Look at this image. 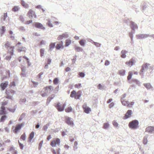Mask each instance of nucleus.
I'll list each match as a JSON object with an SVG mask.
<instances>
[{
	"instance_id": "nucleus-1",
	"label": "nucleus",
	"mask_w": 154,
	"mask_h": 154,
	"mask_svg": "<svg viewBox=\"0 0 154 154\" xmlns=\"http://www.w3.org/2000/svg\"><path fill=\"white\" fill-rule=\"evenodd\" d=\"M139 123L137 120H134L130 122L128 124L129 128L131 129H135L139 127Z\"/></svg>"
},
{
	"instance_id": "nucleus-2",
	"label": "nucleus",
	"mask_w": 154,
	"mask_h": 154,
	"mask_svg": "<svg viewBox=\"0 0 154 154\" xmlns=\"http://www.w3.org/2000/svg\"><path fill=\"white\" fill-rule=\"evenodd\" d=\"M81 94L82 92L80 91L76 92L75 91L73 90L71 92L70 96L71 97L74 98L76 99H79L81 96Z\"/></svg>"
},
{
	"instance_id": "nucleus-3",
	"label": "nucleus",
	"mask_w": 154,
	"mask_h": 154,
	"mask_svg": "<svg viewBox=\"0 0 154 154\" xmlns=\"http://www.w3.org/2000/svg\"><path fill=\"white\" fill-rule=\"evenodd\" d=\"M53 87L51 85L45 87L43 88L45 92L42 91L41 95L42 97H45L47 95V93L49 91L51 92L53 90Z\"/></svg>"
},
{
	"instance_id": "nucleus-4",
	"label": "nucleus",
	"mask_w": 154,
	"mask_h": 154,
	"mask_svg": "<svg viewBox=\"0 0 154 154\" xmlns=\"http://www.w3.org/2000/svg\"><path fill=\"white\" fill-rule=\"evenodd\" d=\"M66 105V103L65 102L61 105L60 103H58L55 105V107L57 108L58 111H63Z\"/></svg>"
},
{
	"instance_id": "nucleus-5",
	"label": "nucleus",
	"mask_w": 154,
	"mask_h": 154,
	"mask_svg": "<svg viewBox=\"0 0 154 154\" xmlns=\"http://www.w3.org/2000/svg\"><path fill=\"white\" fill-rule=\"evenodd\" d=\"M60 140L59 138H55L51 141L50 145L52 147H55L57 145L58 146H60Z\"/></svg>"
},
{
	"instance_id": "nucleus-6",
	"label": "nucleus",
	"mask_w": 154,
	"mask_h": 154,
	"mask_svg": "<svg viewBox=\"0 0 154 154\" xmlns=\"http://www.w3.org/2000/svg\"><path fill=\"white\" fill-rule=\"evenodd\" d=\"M5 93L7 95V96L6 97V98L8 99H12V96L14 95V94L15 93V92L14 90H6Z\"/></svg>"
},
{
	"instance_id": "nucleus-7",
	"label": "nucleus",
	"mask_w": 154,
	"mask_h": 154,
	"mask_svg": "<svg viewBox=\"0 0 154 154\" xmlns=\"http://www.w3.org/2000/svg\"><path fill=\"white\" fill-rule=\"evenodd\" d=\"M5 46L8 50V51H10V54L13 55V51L14 48V47L11 46L10 43L8 42L5 44Z\"/></svg>"
},
{
	"instance_id": "nucleus-8",
	"label": "nucleus",
	"mask_w": 154,
	"mask_h": 154,
	"mask_svg": "<svg viewBox=\"0 0 154 154\" xmlns=\"http://www.w3.org/2000/svg\"><path fill=\"white\" fill-rule=\"evenodd\" d=\"M121 102L123 105L129 107H132V106L134 103V102L133 101L131 102L130 103H129L128 101H126L124 100H121Z\"/></svg>"
},
{
	"instance_id": "nucleus-9",
	"label": "nucleus",
	"mask_w": 154,
	"mask_h": 154,
	"mask_svg": "<svg viewBox=\"0 0 154 154\" xmlns=\"http://www.w3.org/2000/svg\"><path fill=\"white\" fill-rule=\"evenodd\" d=\"M24 125V124L23 123L17 124L16 125L15 129L13 130V132L15 134L17 133L23 127Z\"/></svg>"
},
{
	"instance_id": "nucleus-10",
	"label": "nucleus",
	"mask_w": 154,
	"mask_h": 154,
	"mask_svg": "<svg viewBox=\"0 0 154 154\" xmlns=\"http://www.w3.org/2000/svg\"><path fill=\"white\" fill-rule=\"evenodd\" d=\"M27 16L30 19H32L33 17L35 18L36 17V16L35 12L31 9L29 11L27 14Z\"/></svg>"
},
{
	"instance_id": "nucleus-11",
	"label": "nucleus",
	"mask_w": 154,
	"mask_h": 154,
	"mask_svg": "<svg viewBox=\"0 0 154 154\" xmlns=\"http://www.w3.org/2000/svg\"><path fill=\"white\" fill-rule=\"evenodd\" d=\"M149 65V64L147 63H146L143 64L142 67V69L140 71V74L141 75H143V72L146 70L147 69L148 66Z\"/></svg>"
},
{
	"instance_id": "nucleus-12",
	"label": "nucleus",
	"mask_w": 154,
	"mask_h": 154,
	"mask_svg": "<svg viewBox=\"0 0 154 154\" xmlns=\"http://www.w3.org/2000/svg\"><path fill=\"white\" fill-rule=\"evenodd\" d=\"M66 122L69 125L71 126L73 125V122L71 120V118L70 117L66 116L65 117Z\"/></svg>"
},
{
	"instance_id": "nucleus-13",
	"label": "nucleus",
	"mask_w": 154,
	"mask_h": 154,
	"mask_svg": "<svg viewBox=\"0 0 154 154\" xmlns=\"http://www.w3.org/2000/svg\"><path fill=\"white\" fill-rule=\"evenodd\" d=\"M8 81H5L2 82L0 85V87L2 90H4L8 86Z\"/></svg>"
},
{
	"instance_id": "nucleus-14",
	"label": "nucleus",
	"mask_w": 154,
	"mask_h": 154,
	"mask_svg": "<svg viewBox=\"0 0 154 154\" xmlns=\"http://www.w3.org/2000/svg\"><path fill=\"white\" fill-rule=\"evenodd\" d=\"M82 107L84 109V111L86 113H89L90 111H91V109L88 107L86 104H84L82 106Z\"/></svg>"
},
{
	"instance_id": "nucleus-15",
	"label": "nucleus",
	"mask_w": 154,
	"mask_h": 154,
	"mask_svg": "<svg viewBox=\"0 0 154 154\" xmlns=\"http://www.w3.org/2000/svg\"><path fill=\"white\" fill-rule=\"evenodd\" d=\"M34 25L36 28H38L40 29L43 30H44L45 29V28L43 26L42 24L39 23H35Z\"/></svg>"
},
{
	"instance_id": "nucleus-16",
	"label": "nucleus",
	"mask_w": 154,
	"mask_h": 154,
	"mask_svg": "<svg viewBox=\"0 0 154 154\" xmlns=\"http://www.w3.org/2000/svg\"><path fill=\"white\" fill-rule=\"evenodd\" d=\"M132 114V111L131 110H128L124 117V119H126L130 117Z\"/></svg>"
},
{
	"instance_id": "nucleus-17",
	"label": "nucleus",
	"mask_w": 154,
	"mask_h": 154,
	"mask_svg": "<svg viewBox=\"0 0 154 154\" xmlns=\"http://www.w3.org/2000/svg\"><path fill=\"white\" fill-rule=\"evenodd\" d=\"M63 43L62 41H61L57 43L55 46V48L56 50H59L60 49H63L64 47L63 45Z\"/></svg>"
},
{
	"instance_id": "nucleus-18",
	"label": "nucleus",
	"mask_w": 154,
	"mask_h": 154,
	"mask_svg": "<svg viewBox=\"0 0 154 154\" xmlns=\"http://www.w3.org/2000/svg\"><path fill=\"white\" fill-rule=\"evenodd\" d=\"M135 62V60L134 59L132 58L131 59L128 61L125 62V64L128 66L131 67L133 65L134 63Z\"/></svg>"
},
{
	"instance_id": "nucleus-19",
	"label": "nucleus",
	"mask_w": 154,
	"mask_h": 154,
	"mask_svg": "<svg viewBox=\"0 0 154 154\" xmlns=\"http://www.w3.org/2000/svg\"><path fill=\"white\" fill-rule=\"evenodd\" d=\"M146 131L149 133H152L154 131V127L149 126L146 129Z\"/></svg>"
},
{
	"instance_id": "nucleus-20",
	"label": "nucleus",
	"mask_w": 154,
	"mask_h": 154,
	"mask_svg": "<svg viewBox=\"0 0 154 154\" xmlns=\"http://www.w3.org/2000/svg\"><path fill=\"white\" fill-rule=\"evenodd\" d=\"M5 108L4 106H2L0 108V115H3L6 114V112L5 111Z\"/></svg>"
},
{
	"instance_id": "nucleus-21",
	"label": "nucleus",
	"mask_w": 154,
	"mask_h": 154,
	"mask_svg": "<svg viewBox=\"0 0 154 154\" xmlns=\"http://www.w3.org/2000/svg\"><path fill=\"white\" fill-rule=\"evenodd\" d=\"M131 28L133 30L137 29L138 28L137 25L133 22H131Z\"/></svg>"
},
{
	"instance_id": "nucleus-22",
	"label": "nucleus",
	"mask_w": 154,
	"mask_h": 154,
	"mask_svg": "<svg viewBox=\"0 0 154 154\" xmlns=\"http://www.w3.org/2000/svg\"><path fill=\"white\" fill-rule=\"evenodd\" d=\"M34 133L33 131H32L28 137V141L29 142H30L32 140L34 137Z\"/></svg>"
},
{
	"instance_id": "nucleus-23",
	"label": "nucleus",
	"mask_w": 154,
	"mask_h": 154,
	"mask_svg": "<svg viewBox=\"0 0 154 154\" xmlns=\"http://www.w3.org/2000/svg\"><path fill=\"white\" fill-rule=\"evenodd\" d=\"M118 74L120 76H124L125 74V70L123 69L119 70L118 72Z\"/></svg>"
},
{
	"instance_id": "nucleus-24",
	"label": "nucleus",
	"mask_w": 154,
	"mask_h": 154,
	"mask_svg": "<svg viewBox=\"0 0 154 154\" xmlns=\"http://www.w3.org/2000/svg\"><path fill=\"white\" fill-rule=\"evenodd\" d=\"M128 53L127 51L125 50H122L121 52V57L123 58H125L126 56L125 54H127Z\"/></svg>"
},
{
	"instance_id": "nucleus-25",
	"label": "nucleus",
	"mask_w": 154,
	"mask_h": 154,
	"mask_svg": "<svg viewBox=\"0 0 154 154\" xmlns=\"http://www.w3.org/2000/svg\"><path fill=\"white\" fill-rule=\"evenodd\" d=\"M21 4L22 6L26 8H27L29 7L28 5L23 0H21Z\"/></svg>"
},
{
	"instance_id": "nucleus-26",
	"label": "nucleus",
	"mask_w": 154,
	"mask_h": 154,
	"mask_svg": "<svg viewBox=\"0 0 154 154\" xmlns=\"http://www.w3.org/2000/svg\"><path fill=\"white\" fill-rule=\"evenodd\" d=\"M143 85L148 89H150L152 88V86L149 83H144Z\"/></svg>"
},
{
	"instance_id": "nucleus-27",
	"label": "nucleus",
	"mask_w": 154,
	"mask_h": 154,
	"mask_svg": "<svg viewBox=\"0 0 154 154\" xmlns=\"http://www.w3.org/2000/svg\"><path fill=\"white\" fill-rule=\"evenodd\" d=\"M55 96V95L53 94H52L50 96L47 98V102H48V103H49L51 101L54 97Z\"/></svg>"
},
{
	"instance_id": "nucleus-28",
	"label": "nucleus",
	"mask_w": 154,
	"mask_h": 154,
	"mask_svg": "<svg viewBox=\"0 0 154 154\" xmlns=\"http://www.w3.org/2000/svg\"><path fill=\"white\" fill-rule=\"evenodd\" d=\"M55 45V43H51L49 45V50H52L54 48Z\"/></svg>"
},
{
	"instance_id": "nucleus-29",
	"label": "nucleus",
	"mask_w": 154,
	"mask_h": 154,
	"mask_svg": "<svg viewBox=\"0 0 154 154\" xmlns=\"http://www.w3.org/2000/svg\"><path fill=\"white\" fill-rule=\"evenodd\" d=\"M71 43V40L70 39H67L66 40L65 45L66 47H67L70 45Z\"/></svg>"
},
{
	"instance_id": "nucleus-30",
	"label": "nucleus",
	"mask_w": 154,
	"mask_h": 154,
	"mask_svg": "<svg viewBox=\"0 0 154 154\" xmlns=\"http://www.w3.org/2000/svg\"><path fill=\"white\" fill-rule=\"evenodd\" d=\"M109 127V124L108 122L105 123L103 126V128L105 129H107Z\"/></svg>"
},
{
	"instance_id": "nucleus-31",
	"label": "nucleus",
	"mask_w": 154,
	"mask_h": 154,
	"mask_svg": "<svg viewBox=\"0 0 154 154\" xmlns=\"http://www.w3.org/2000/svg\"><path fill=\"white\" fill-rule=\"evenodd\" d=\"M10 150L12 154H17V151L15 150L13 147H11L10 149Z\"/></svg>"
},
{
	"instance_id": "nucleus-32",
	"label": "nucleus",
	"mask_w": 154,
	"mask_h": 154,
	"mask_svg": "<svg viewBox=\"0 0 154 154\" xmlns=\"http://www.w3.org/2000/svg\"><path fill=\"white\" fill-rule=\"evenodd\" d=\"M16 108V107L14 106L13 108H8V109L10 112L13 113L15 111Z\"/></svg>"
},
{
	"instance_id": "nucleus-33",
	"label": "nucleus",
	"mask_w": 154,
	"mask_h": 154,
	"mask_svg": "<svg viewBox=\"0 0 154 154\" xmlns=\"http://www.w3.org/2000/svg\"><path fill=\"white\" fill-rule=\"evenodd\" d=\"M133 74V72H129L128 73V75L127 77V79L130 80L132 78V75Z\"/></svg>"
},
{
	"instance_id": "nucleus-34",
	"label": "nucleus",
	"mask_w": 154,
	"mask_h": 154,
	"mask_svg": "<svg viewBox=\"0 0 154 154\" xmlns=\"http://www.w3.org/2000/svg\"><path fill=\"white\" fill-rule=\"evenodd\" d=\"M112 124L116 128H119V124L116 121L114 120L112 122Z\"/></svg>"
},
{
	"instance_id": "nucleus-35",
	"label": "nucleus",
	"mask_w": 154,
	"mask_h": 154,
	"mask_svg": "<svg viewBox=\"0 0 154 154\" xmlns=\"http://www.w3.org/2000/svg\"><path fill=\"white\" fill-rule=\"evenodd\" d=\"M26 139V135L25 133H24L22 134L20 137V139L23 140H25Z\"/></svg>"
},
{
	"instance_id": "nucleus-36",
	"label": "nucleus",
	"mask_w": 154,
	"mask_h": 154,
	"mask_svg": "<svg viewBox=\"0 0 154 154\" xmlns=\"http://www.w3.org/2000/svg\"><path fill=\"white\" fill-rule=\"evenodd\" d=\"M75 49L76 51L77 52H80V51H82V49L80 47H78L77 46H75Z\"/></svg>"
},
{
	"instance_id": "nucleus-37",
	"label": "nucleus",
	"mask_w": 154,
	"mask_h": 154,
	"mask_svg": "<svg viewBox=\"0 0 154 154\" xmlns=\"http://www.w3.org/2000/svg\"><path fill=\"white\" fill-rule=\"evenodd\" d=\"M60 148H59L57 151V152H56V151L55 150L53 149L52 150V152L53 154H60Z\"/></svg>"
},
{
	"instance_id": "nucleus-38",
	"label": "nucleus",
	"mask_w": 154,
	"mask_h": 154,
	"mask_svg": "<svg viewBox=\"0 0 154 154\" xmlns=\"http://www.w3.org/2000/svg\"><path fill=\"white\" fill-rule=\"evenodd\" d=\"M79 43L81 46H84L85 43V41L84 39H82L79 41Z\"/></svg>"
},
{
	"instance_id": "nucleus-39",
	"label": "nucleus",
	"mask_w": 154,
	"mask_h": 154,
	"mask_svg": "<svg viewBox=\"0 0 154 154\" xmlns=\"http://www.w3.org/2000/svg\"><path fill=\"white\" fill-rule=\"evenodd\" d=\"M72 110V108L71 106L69 107L68 108H66L65 111L66 112H71Z\"/></svg>"
},
{
	"instance_id": "nucleus-40",
	"label": "nucleus",
	"mask_w": 154,
	"mask_h": 154,
	"mask_svg": "<svg viewBox=\"0 0 154 154\" xmlns=\"http://www.w3.org/2000/svg\"><path fill=\"white\" fill-rule=\"evenodd\" d=\"M26 48H19L18 49V51L19 52H21L23 51L24 52H25L26 51Z\"/></svg>"
},
{
	"instance_id": "nucleus-41",
	"label": "nucleus",
	"mask_w": 154,
	"mask_h": 154,
	"mask_svg": "<svg viewBox=\"0 0 154 154\" xmlns=\"http://www.w3.org/2000/svg\"><path fill=\"white\" fill-rule=\"evenodd\" d=\"M7 116L6 115H4L2 116L0 119V121L1 122H3L6 119Z\"/></svg>"
},
{
	"instance_id": "nucleus-42",
	"label": "nucleus",
	"mask_w": 154,
	"mask_h": 154,
	"mask_svg": "<svg viewBox=\"0 0 154 154\" xmlns=\"http://www.w3.org/2000/svg\"><path fill=\"white\" fill-rule=\"evenodd\" d=\"M40 53L41 57H42L44 55L45 50L44 49H41L40 50Z\"/></svg>"
},
{
	"instance_id": "nucleus-43",
	"label": "nucleus",
	"mask_w": 154,
	"mask_h": 154,
	"mask_svg": "<svg viewBox=\"0 0 154 154\" xmlns=\"http://www.w3.org/2000/svg\"><path fill=\"white\" fill-rule=\"evenodd\" d=\"M19 8L18 6H15L12 8V11L14 12L18 11L19 10Z\"/></svg>"
},
{
	"instance_id": "nucleus-44",
	"label": "nucleus",
	"mask_w": 154,
	"mask_h": 154,
	"mask_svg": "<svg viewBox=\"0 0 154 154\" xmlns=\"http://www.w3.org/2000/svg\"><path fill=\"white\" fill-rule=\"evenodd\" d=\"M78 145V143L77 141H75L74 142V146L73 147V148L74 150H76L77 149L78 147H77V145Z\"/></svg>"
},
{
	"instance_id": "nucleus-45",
	"label": "nucleus",
	"mask_w": 154,
	"mask_h": 154,
	"mask_svg": "<svg viewBox=\"0 0 154 154\" xmlns=\"http://www.w3.org/2000/svg\"><path fill=\"white\" fill-rule=\"evenodd\" d=\"M1 32L2 33H3L4 32L5 30V27L4 26H2L0 28Z\"/></svg>"
},
{
	"instance_id": "nucleus-46",
	"label": "nucleus",
	"mask_w": 154,
	"mask_h": 154,
	"mask_svg": "<svg viewBox=\"0 0 154 154\" xmlns=\"http://www.w3.org/2000/svg\"><path fill=\"white\" fill-rule=\"evenodd\" d=\"M8 52H9L10 55L9 56H7L6 57L5 59L7 60H10L11 58V56L12 55L10 54V51H8Z\"/></svg>"
},
{
	"instance_id": "nucleus-47",
	"label": "nucleus",
	"mask_w": 154,
	"mask_h": 154,
	"mask_svg": "<svg viewBox=\"0 0 154 154\" xmlns=\"http://www.w3.org/2000/svg\"><path fill=\"white\" fill-rule=\"evenodd\" d=\"M58 79L57 78H55L53 80V83L54 84H57L58 82Z\"/></svg>"
},
{
	"instance_id": "nucleus-48",
	"label": "nucleus",
	"mask_w": 154,
	"mask_h": 154,
	"mask_svg": "<svg viewBox=\"0 0 154 154\" xmlns=\"http://www.w3.org/2000/svg\"><path fill=\"white\" fill-rule=\"evenodd\" d=\"M79 77H81L82 78L84 77L85 76V74L82 72H79Z\"/></svg>"
},
{
	"instance_id": "nucleus-49",
	"label": "nucleus",
	"mask_w": 154,
	"mask_h": 154,
	"mask_svg": "<svg viewBox=\"0 0 154 154\" xmlns=\"http://www.w3.org/2000/svg\"><path fill=\"white\" fill-rule=\"evenodd\" d=\"M74 86L75 88H79L81 87V84H75V85Z\"/></svg>"
},
{
	"instance_id": "nucleus-50",
	"label": "nucleus",
	"mask_w": 154,
	"mask_h": 154,
	"mask_svg": "<svg viewBox=\"0 0 154 154\" xmlns=\"http://www.w3.org/2000/svg\"><path fill=\"white\" fill-rule=\"evenodd\" d=\"M23 58L25 59H26V60L27 61V63L29 66L30 65V63H29V59L27 58L26 56H23Z\"/></svg>"
},
{
	"instance_id": "nucleus-51",
	"label": "nucleus",
	"mask_w": 154,
	"mask_h": 154,
	"mask_svg": "<svg viewBox=\"0 0 154 154\" xmlns=\"http://www.w3.org/2000/svg\"><path fill=\"white\" fill-rule=\"evenodd\" d=\"M18 143H19V146L20 147V148L21 149H23V144H22L19 141V140L18 141Z\"/></svg>"
},
{
	"instance_id": "nucleus-52",
	"label": "nucleus",
	"mask_w": 154,
	"mask_h": 154,
	"mask_svg": "<svg viewBox=\"0 0 154 154\" xmlns=\"http://www.w3.org/2000/svg\"><path fill=\"white\" fill-rule=\"evenodd\" d=\"M7 17V13H4L3 14V17H2V18L4 20Z\"/></svg>"
},
{
	"instance_id": "nucleus-53",
	"label": "nucleus",
	"mask_w": 154,
	"mask_h": 154,
	"mask_svg": "<svg viewBox=\"0 0 154 154\" xmlns=\"http://www.w3.org/2000/svg\"><path fill=\"white\" fill-rule=\"evenodd\" d=\"M47 24L50 27H52L53 26L52 24L51 23V21L50 20H48Z\"/></svg>"
},
{
	"instance_id": "nucleus-54",
	"label": "nucleus",
	"mask_w": 154,
	"mask_h": 154,
	"mask_svg": "<svg viewBox=\"0 0 154 154\" xmlns=\"http://www.w3.org/2000/svg\"><path fill=\"white\" fill-rule=\"evenodd\" d=\"M9 86L10 87H12L13 86H15V83L14 82H12L10 83Z\"/></svg>"
},
{
	"instance_id": "nucleus-55",
	"label": "nucleus",
	"mask_w": 154,
	"mask_h": 154,
	"mask_svg": "<svg viewBox=\"0 0 154 154\" xmlns=\"http://www.w3.org/2000/svg\"><path fill=\"white\" fill-rule=\"evenodd\" d=\"M114 105V102L111 103L109 105V107L111 108Z\"/></svg>"
},
{
	"instance_id": "nucleus-56",
	"label": "nucleus",
	"mask_w": 154,
	"mask_h": 154,
	"mask_svg": "<svg viewBox=\"0 0 154 154\" xmlns=\"http://www.w3.org/2000/svg\"><path fill=\"white\" fill-rule=\"evenodd\" d=\"M143 142L145 144H146L147 142V140L146 138L144 137L143 139Z\"/></svg>"
},
{
	"instance_id": "nucleus-57",
	"label": "nucleus",
	"mask_w": 154,
	"mask_h": 154,
	"mask_svg": "<svg viewBox=\"0 0 154 154\" xmlns=\"http://www.w3.org/2000/svg\"><path fill=\"white\" fill-rule=\"evenodd\" d=\"M32 22V20H29L26 21V23H25V24H29L31 23Z\"/></svg>"
},
{
	"instance_id": "nucleus-58",
	"label": "nucleus",
	"mask_w": 154,
	"mask_h": 154,
	"mask_svg": "<svg viewBox=\"0 0 154 154\" xmlns=\"http://www.w3.org/2000/svg\"><path fill=\"white\" fill-rule=\"evenodd\" d=\"M63 38H67L68 37V35L67 34L64 33L62 35Z\"/></svg>"
},
{
	"instance_id": "nucleus-59",
	"label": "nucleus",
	"mask_w": 154,
	"mask_h": 154,
	"mask_svg": "<svg viewBox=\"0 0 154 154\" xmlns=\"http://www.w3.org/2000/svg\"><path fill=\"white\" fill-rule=\"evenodd\" d=\"M110 63L109 62L108 60H106L105 61V65L106 66L108 65Z\"/></svg>"
},
{
	"instance_id": "nucleus-60",
	"label": "nucleus",
	"mask_w": 154,
	"mask_h": 154,
	"mask_svg": "<svg viewBox=\"0 0 154 154\" xmlns=\"http://www.w3.org/2000/svg\"><path fill=\"white\" fill-rule=\"evenodd\" d=\"M58 90H59V87H57L55 89V90L54 91V93H57L58 91Z\"/></svg>"
},
{
	"instance_id": "nucleus-61",
	"label": "nucleus",
	"mask_w": 154,
	"mask_h": 154,
	"mask_svg": "<svg viewBox=\"0 0 154 154\" xmlns=\"http://www.w3.org/2000/svg\"><path fill=\"white\" fill-rule=\"evenodd\" d=\"M63 37L62 35H60L57 38V39L59 40H61L63 39Z\"/></svg>"
},
{
	"instance_id": "nucleus-62",
	"label": "nucleus",
	"mask_w": 154,
	"mask_h": 154,
	"mask_svg": "<svg viewBox=\"0 0 154 154\" xmlns=\"http://www.w3.org/2000/svg\"><path fill=\"white\" fill-rule=\"evenodd\" d=\"M98 88L99 89H102L103 88V86L101 85V84H99L98 85Z\"/></svg>"
},
{
	"instance_id": "nucleus-63",
	"label": "nucleus",
	"mask_w": 154,
	"mask_h": 154,
	"mask_svg": "<svg viewBox=\"0 0 154 154\" xmlns=\"http://www.w3.org/2000/svg\"><path fill=\"white\" fill-rule=\"evenodd\" d=\"M8 103V102L6 101H4L2 102V105H3L2 106H5L7 105Z\"/></svg>"
},
{
	"instance_id": "nucleus-64",
	"label": "nucleus",
	"mask_w": 154,
	"mask_h": 154,
	"mask_svg": "<svg viewBox=\"0 0 154 154\" xmlns=\"http://www.w3.org/2000/svg\"><path fill=\"white\" fill-rule=\"evenodd\" d=\"M64 147L66 149H69V146L67 144H65L64 146Z\"/></svg>"
}]
</instances>
